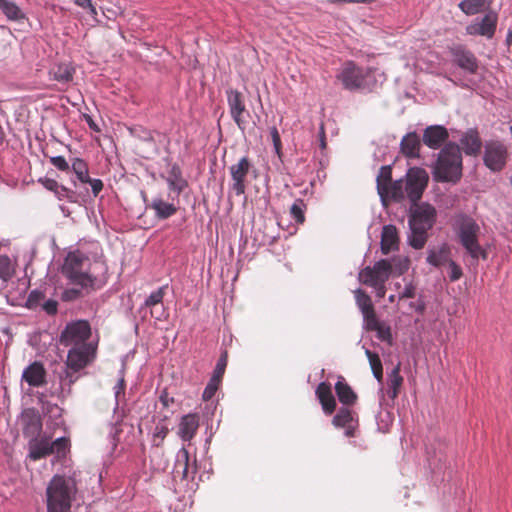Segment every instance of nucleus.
<instances>
[{"mask_svg": "<svg viewBox=\"0 0 512 512\" xmlns=\"http://www.w3.org/2000/svg\"><path fill=\"white\" fill-rule=\"evenodd\" d=\"M47 190L52 191L55 193V191L58 189L59 183L51 178H40L38 180Z\"/></svg>", "mask_w": 512, "mask_h": 512, "instance_id": "obj_59", "label": "nucleus"}, {"mask_svg": "<svg viewBox=\"0 0 512 512\" xmlns=\"http://www.w3.org/2000/svg\"><path fill=\"white\" fill-rule=\"evenodd\" d=\"M448 266L450 269V273H449L450 281L455 282V281L459 280L463 275L462 268L453 260L448 261Z\"/></svg>", "mask_w": 512, "mask_h": 512, "instance_id": "obj_52", "label": "nucleus"}, {"mask_svg": "<svg viewBox=\"0 0 512 512\" xmlns=\"http://www.w3.org/2000/svg\"><path fill=\"white\" fill-rule=\"evenodd\" d=\"M0 10L8 20L18 21L24 18L21 9L13 1L0 0Z\"/></svg>", "mask_w": 512, "mask_h": 512, "instance_id": "obj_36", "label": "nucleus"}, {"mask_svg": "<svg viewBox=\"0 0 512 512\" xmlns=\"http://www.w3.org/2000/svg\"><path fill=\"white\" fill-rule=\"evenodd\" d=\"M497 20V14L494 12H489L482 18L480 22L475 21L470 23L466 27V33L468 35H480L491 39L496 31Z\"/></svg>", "mask_w": 512, "mask_h": 512, "instance_id": "obj_16", "label": "nucleus"}, {"mask_svg": "<svg viewBox=\"0 0 512 512\" xmlns=\"http://www.w3.org/2000/svg\"><path fill=\"white\" fill-rule=\"evenodd\" d=\"M252 168V163L248 157H242L236 164L229 167L232 185L231 189L237 196L243 195L246 190L245 179Z\"/></svg>", "mask_w": 512, "mask_h": 512, "instance_id": "obj_14", "label": "nucleus"}, {"mask_svg": "<svg viewBox=\"0 0 512 512\" xmlns=\"http://www.w3.org/2000/svg\"><path fill=\"white\" fill-rule=\"evenodd\" d=\"M462 154L459 145L447 143L439 152L433 168V177L438 182L457 183L462 177Z\"/></svg>", "mask_w": 512, "mask_h": 512, "instance_id": "obj_4", "label": "nucleus"}, {"mask_svg": "<svg viewBox=\"0 0 512 512\" xmlns=\"http://www.w3.org/2000/svg\"><path fill=\"white\" fill-rule=\"evenodd\" d=\"M149 207L155 211L156 218L160 220L170 218L178 210L174 204L165 202L161 198H154Z\"/></svg>", "mask_w": 512, "mask_h": 512, "instance_id": "obj_31", "label": "nucleus"}, {"mask_svg": "<svg viewBox=\"0 0 512 512\" xmlns=\"http://www.w3.org/2000/svg\"><path fill=\"white\" fill-rule=\"evenodd\" d=\"M9 259L7 257L0 258V276H3L8 271Z\"/></svg>", "mask_w": 512, "mask_h": 512, "instance_id": "obj_63", "label": "nucleus"}, {"mask_svg": "<svg viewBox=\"0 0 512 512\" xmlns=\"http://www.w3.org/2000/svg\"><path fill=\"white\" fill-rule=\"evenodd\" d=\"M164 289L165 287H160L157 290L153 291L145 300L143 309H148L150 307H155L158 305L163 304V297H164Z\"/></svg>", "mask_w": 512, "mask_h": 512, "instance_id": "obj_42", "label": "nucleus"}, {"mask_svg": "<svg viewBox=\"0 0 512 512\" xmlns=\"http://www.w3.org/2000/svg\"><path fill=\"white\" fill-rule=\"evenodd\" d=\"M374 377L378 382L383 380V366L379 354H367Z\"/></svg>", "mask_w": 512, "mask_h": 512, "instance_id": "obj_43", "label": "nucleus"}, {"mask_svg": "<svg viewBox=\"0 0 512 512\" xmlns=\"http://www.w3.org/2000/svg\"><path fill=\"white\" fill-rule=\"evenodd\" d=\"M60 341L65 346H71L68 352H96L99 335L92 331L88 321L78 320L66 325Z\"/></svg>", "mask_w": 512, "mask_h": 512, "instance_id": "obj_3", "label": "nucleus"}, {"mask_svg": "<svg viewBox=\"0 0 512 512\" xmlns=\"http://www.w3.org/2000/svg\"><path fill=\"white\" fill-rule=\"evenodd\" d=\"M70 168L76 175L79 182L86 184L89 177V169L87 162L79 157H73L70 159Z\"/></svg>", "mask_w": 512, "mask_h": 512, "instance_id": "obj_33", "label": "nucleus"}, {"mask_svg": "<svg viewBox=\"0 0 512 512\" xmlns=\"http://www.w3.org/2000/svg\"><path fill=\"white\" fill-rule=\"evenodd\" d=\"M51 454L56 453L58 456H65L69 449V439L66 437H59L53 442H50Z\"/></svg>", "mask_w": 512, "mask_h": 512, "instance_id": "obj_45", "label": "nucleus"}, {"mask_svg": "<svg viewBox=\"0 0 512 512\" xmlns=\"http://www.w3.org/2000/svg\"><path fill=\"white\" fill-rule=\"evenodd\" d=\"M22 432L25 437H38L42 430V422L39 414L34 409H27L21 415Z\"/></svg>", "mask_w": 512, "mask_h": 512, "instance_id": "obj_18", "label": "nucleus"}, {"mask_svg": "<svg viewBox=\"0 0 512 512\" xmlns=\"http://www.w3.org/2000/svg\"><path fill=\"white\" fill-rule=\"evenodd\" d=\"M49 159L50 163L59 171L68 172L70 170V162L63 156H52Z\"/></svg>", "mask_w": 512, "mask_h": 512, "instance_id": "obj_51", "label": "nucleus"}, {"mask_svg": "<svg viewBox=\"0 0 512 512\" xmlns=\"http://www.w3.org/2000/svg\"><path fill=\"white\" fill-rule=\"evenodd\" d=\"M199 427V418L196 414H187L181 418L178 435L183 441H190Z\"/></svg>", "mask_w": 512, "mask_h": 512, "instance_id": "obj_26", "label": "nucleus"}, {"mask_svg": "<svg viewBox=\"0 0 512 512\" xmlns=\"http://www.w3.org/2000/svg\"><path fill=\"white\" fill-rule=\"evenodd\" d=\"M168 428L163 424H158L155 426L153 430V440H159L160 442L163 441V439L168 434Z\"/></svg>", "mask_w": 512, "mask_h": 512, "instance_id": "obj_58", "label": "nucleus"}, {"mask_svg": "<svg viewBox=\"0 0 512 512\" xmlns=\"http://www.w3.org/2000/svg\"><path fill=\"white\" fill-rule=\"evenodd\" d=\"M166 182L171 191L176 192L177 195L182 193L188 186V182L182 177V171L178 164H173L170 168Z\"/></svg>", "mask_w": 512, "mask_h": 512, "instance_id": "obj_30", "label": "nucleus"}, {"mask_svg": "<svg viewBox=\"0 0 512 512\" xmlns=\"http://www.w3.org/2000/svg\"><path fill=\"white\" fill-rule=\"evenodd\" d=\"M450 249L443 244L438 250L432 249L428 251L427 262L435 267H439L445 263L448 264Z\"/></svg>", "mask_w": 512, "mask_h": 512, "instance_id": "obj_32", "label": "nucleus"}, {"mask_svg": "<svg viewBox=\"0 0 512 512\" xmlns=\"http://www.w3.org/2000/svg\"><path fill=\"white\" fill-rule=\"evenodd\" d=\"M436 221V210L428 204H415L411 206L409 215L410 235L408 236L409 245L416 249H422L428 240V231L433 227Z\"/></svg>", "mask_w": 512, "mask_h": 512, "instance_id": "obj_2", "label": "nucleus"}, {"mask_svg": "<svg viewBox=\"0 0 512 512\" xmlns=\"http://www.w3.org/2000/svg\"><path fill=\"white\" fill-rule=\"evenodd\" d=\"M374 82V76L371 71L362 73V71L354 67V88L370 89Z\"/></svg>", "mask_w": 512, "mask_h": 512, "instance_id": "obj_38", "label": "nucleus"}, {"mask_svg": "<svg viewBox=\"0 0 512 512\" xmlns=\"http://www.w3.org/2000/svg\"><path fill=\"white\" fill-rule=\"evenodd\" d=\"M149 309L151 317L155 318L156 320H162L165 318V308L163 304L150 307Z\"/></svg>", "mask_w": 512, "mask_h": 512, "instance_id": "obj_60", "label": "nucleus"}, {"mask_svg": "<svg viewBox=\"0 0 512 512\" xmlns=\"http://www.w3.org/2000/svg\"><path fill=\"white\" fill-rule=\"evenodd\" d=\"M229 113L237 127L244 133L247 127L249 111L246 109L243 95L232 88L226 90Z\"/></svg>", "mask_w": 512, "mask_h": 512, "instance_id": "obj_10", "label": "nucleus"}, {"mask_svg": "<svg viewBox=\"0 0 512 512\" xmlns=\"http://www.w3.org/2000/svg\"><path fill=\"white\" fill-rule=\"evenodd\" d=\"M453 62L470 74H476L479 68L478 60L474 53L463 45H454L449 48Z\"/></svg>", "mask_w": 512, "mask_h": 512, "instance_id": "obj_15", "label": "nucleus"}, {"mask_svg": "<svg viewBox=\"0 0 512 512\" xmlns=\"http://www.w3.org/2000/svg\"><path fill=\"white\" fill-rule=\"evenodd\" d=\"M507 160V149L500 141H489L485 145L484 163L492 171H501Z\"/></svg>", "mask_w": 512, "mask_h": 512, "instance_id": "obj_13", "label": "nucleus"}, {"mask_svg": "<svg viewBox=\"0 0 512 512\" xmlns=\"http://www.w3.org/2000/svg\"><path fill=\"white\" fill-rule=\"evenodd\" d=\"M54 194L59 200L65 199L72 203L76 202V192L65 187L64 185L59 184L58 189L55 191Z\"/></svg>", "mask_w": 512, "mask_h": 512, "instance_id": "obj_47", "label": "nucleus"}, {"mask_svg": "<svg viewBox=\"0 0 512 512\" xmlns=\"http://www.w3.org/2000/svg\"><path fill=\"white\" fill-rule=\"evenodd\" d=\"M480 226L470 217H462L458 223L457 235L459 242L474 260H486L487 251L479 243Z\"/></svg>", "mask_w": 512, "mask_h": 512, "instance_id": "obj_7", "label": "nucleus"}, {"mask_svg": "<svg viewBox=\"0 0 512 512\" xmlns=\"http://www.w3.org/2000/svg\"><path fill=\"white\" fill-rule=\"evenodd\" d=\"M58 302L54 299L44 300L41 309L48 315H55L57 313Z\"/></svg>", "mask_w": 512, "mask_h": 512, "instance_id": "obj_56", "label": "nucleus"}, {"mask_svg": "<svg viewBox=\"0 0 512 512\" xmlns=\"http://www.w3.org/2000/svg\"><path fill=\"white\" fill-rule=\"evenodd\" d=\"M391 275V265L388 259H382L373 267H366L359 273V281L374 286L385 284Z\"/></svg>", "mask_w": 512, "mask_h": 512, "instance_id": "obj_11", "label": "nucleus"}, {"mask_svg": "<svg viewBox=\"0 0 512 512\" xmlns=\"http://www.w3.org/2000/svg\"><path fill=\"white\" fill-rule=\"evenodd\" d=\"M350 65V63H348ZM339 79L342 81L344 87L348 90L352 89V67L347 66L343 69Z\"/></svg>", "mask_w": 512, "mask_h": 512, "instance_id": "obj_53", "label": "nucleus"}, {"mask_svg": "<svg viewBox=\"0 0 512 512\" xmlns=\"http://www.w3.org/2000/svg\"><path fill=\"white\" fill-rule=\"evenodd\" d=\"M45 300V293L41 290L35 289L32 290L26 300V306L29 309H37L41 307L43 301Z\"/></svg>", "mask_w": 512, "mask_h": 512, "instance_id": "obj_44", "label": "nucleus"}, {"mask_svg": "<svg viewBox=\"0 0 512 512\" xmlns=\"http://www.w3.org/2000/svg\"><path fill=\"white\" fill-rule=\"evenodd\" d=\"M421 141L416 132H410L401 140V151L408 158H418Z\"/></svg>", "mask_w": 512, "mask_h": 512, "instance_id": "obj_29", "label": "nucleus"}, {"mask_svg": "<svg viewBox=\"0 0 512 512\" xmlns=\"http://www.w3.org/2000/svg\"><path fill=\"white\" fill-rule=\"evenodd\" d=\"M270 135H271V138H272V142H273L275 153L278 156H280L281 155V150H282V143H281V138H280V134L278 132V129L275 126L270 128Z\"/></svg>", "mask_w": 512, "mask_h": 512, "instance_id": "obj_54", "label": "nucleus"}, {"mask_svg": "<svg viewBox=\"0 0 512 512\" xmlns=\"http://www.w3.org/2000/svg\"><path fill=\"white\" fill-rule=\"evenodd\" d=\"M399 248V234L394 225H385L381 233V251L388 254Z\"/></svg>", "mask_w": 512, "mask_h": 512, "instance_id": "obj_25", "label": "nucleus"}, {"mask_svg": "<svg viewBox=\"0 0 512 512\" xmlns=\"http://www.w3.org/2000/svg\"><path fill=\"white\" fill-rule=\"evenodd\" d=\"M319 146L322 151L326 149V138L323 125H321L319 132Z\"/></svg>", "mask_w": 512, "mask_h": 512, "instance_id": "obj_64", "label": "nucleus"}, {"mask_svg": "<svg viewBox=\"0 0 512 512\" xmlns=\"http://www.w3.org/2000/svg\"><path fill=\"white\" fill-rule=\"evenodd\" d=\"M306 204L303 199H296L290 208L291 217L297 224H303L305 221Z\"/></svg>", "mask_w": 512, "mask_h": 512, "instance_id": "obj_40", "label": "nucleus"}, {"mask_svg": "<svg viewBox=\"0 0 512 512\" xmlns=\"http://www.w3.org/2000/svg\"><path fill=\"white\" fill-rule=\"evenodd\" d=\"M28 449H29L28 457L31 460L37 461L42 458H45V457L51 455L50 439L49 438L38 439L37 437L31 438L28 442Z\"/></svg>", "mask_w": 512, "mask_h": 512, "instance_id": "obj_24", "label": "nucleus"}, {"mask_svg": "<svg viewBox=\"0 0 512 512\" xmlns=\"http://www.w3.org/2000/svg\"><path fill=\"white\" fill-rule=\"evenodd\" d=\"M76 493L74 478L54 475L46 488V512H71Z\"/></svg>", "mask_w": 512, "mask_h": 512, "instance_id": "obj_1", "label": "nucleus"}, {"mask_svg": "<svg viewBox=\"0 0 512 512\" xmlns=\"http://www.w3.org/2000/svg\"><path fill=\"white\" fill-rule=\"evenodd\" d=\"M390 261L391 274L402 275L410 267V259L406 256H396Z\"/></svg>", "mask_w": 512, "mask_h": 512, "instance_id": "obj_39", "label": "nucleus"}, {"mask_svg": "<svg viewBox=\"0 0 512 512\" xmlns=\"http://www.w3.org/2000/svg\"><path fill=\"white\" fill-rule=\"evenodd\" d=\"M315 394L321 404L325 415H332L336 409V400L332 393V386L328 382L318 384Z\"/></svg>", "mask_w": 512, "mask_h": 512, "instance_id": "obj_20", "label": "nucleus"}, {"mask_svg": "<svg viewBox=\"0 0 512 512\" xmlns=\"http://www.w3.org/2000/svg\"><path fill=\"white\" fill-rule=\"evenodd\" d=\"M220 383L221 382L210 378L209 382L207 383V385L203 391V395H202V397L205 401L210 400L214 397L215 393L217 392V390L219 388Z\"/></svg>", "mask_w": 512, "mask_h": 512, "instance_id": "obj_49", "label": "nucleus"}, {"mask_svg": "<svg viewBox=\"0 0 512 512\" xmlns=\"http://www.w3.org/2000/svg\"><path fill=\"white\" fill-rule=\"evenodd\" d=\"M127 357L128 356H125L123 359H122V367L120 369V378L117 382V384L115 385L114 387V391H115V398L116 400L119 398L120 394H124V391H125V380H124V370H125V362L127 360Z\"/></svg>", "mask_w": 512, "mask_h": 512, "instance_id": "obj_50", "label": "nucleus"}, {"mask_svg": "<svg viewBox=\"0 0 512 512\" xmlns=\"http://www.w3.org/2000/svg\"><path fill=\"white\" fill-rule=\"evenodd\" d=\"M130 132L134 137H136L142 141H145V142H153L154 141L152 132L142 126H136L132 129H130Z\"/></svg>", "mask_w": 512, "mask_h": 512, "instance_id": "obj_48", "label": "nucleus"}, {"mask_svg": "<svg viewBox=\"0 0 512 512\" xmlns=\"http://www.w3.org/2000/svg\"><path fill=\"white\" fill-rule=\"evenodd\" d=\"M227 355L228 354H221V357L218 359L216 363L211 379H214L219 382L222 381L228 362Z\"/></svg>", "mask_w": 512, "mask_h": 512, "instance_id": "obj_46", "label": "nucleus"}, {"mask_svg": "<svg viewBox=\"0 0 512 512\" xmlns=\"http://www.w3.org/2000/svg\"><path fill=\"white\" fill-rule=\"evenodd\" d=\"M448 138L449 133L444 126L431 125L424 130L422 141L431 149H439Z\"/></svg>", "mask_w": 512, "mask_h": 512, "instance_id": "obj_19", "label": "nucleus"}, {"mask_svg": "<svg viewBox=\"0 0 512 512\" xmlns=\"http://www.w3.org/2000/svg\"><path fill=\"white\" fill-rule=\"evenodd\" d=\"M460 143L465 154L469 156L478 155L482 147V141L479 134L474 129H470L465 132L460 139Z\"/></svg>", "mask_w": 512, "mask_h": 512, "instance_id": "obj_27", "label": "nucleus"}, {"mask_svg": "<svg viewBox=\"0 0 512 512\" xmlns=\"http://www.w3.org/2000/svg\"><path fill=\"white\" fill-rule=\"evenodd\" d=\"M332 424L336 428L345 429V435L347 437L352 436V411L349 405H343L341 408H339L336 415L332 419Z\"/></svg>", "mask_w": 512, "mask_h": 512, "instance_id": "obj_28", "label": "nucleus"}, {"mask_svg": "<svg viewBox=\"0 0 512 512\" xmlns=\"http://www.w3.org/2000/svg\"><path fill=\"white\" fill-rule=\"evenodd\" d=\"M392 182L391 166H382L377 175V191L385 190V187Z\"/></svg>", "mask_w": 512, "mask_h": 512, "instance_id": "obj_41", "label": "nucleus"}, {"mask_svg": "<svg viewBox=\"0 0 512 512\" xmlns=\"http://www.w3.org/2000/svg\"><path fill=\"white\" fill-rule=\"evenodd\" d=\"M62 274L68 281H82L86 287L103 284L90 273V258L80 250L69 252L62 265Z\"/></svg>", "mask_w": 512, "mask_h": 512, "instance_id": "obj_5", "label": "nucleus"}, {"mask_svg": "<svg viewBox=\"0 0 512 512\" xmlns=\"http://www.w3.org/2000/svg\"><path fill=\"white\" fill-rule=\"evenodd\" d=\"M159 400L164 407H169L170 404L174 402L173 397H169V394L166 391L161 393Z\"/></svg>", "mask_w": 512, "mask_h": 512, "instance_id": "obj_62", "label": "nucleus"}, {"mask_svg": "<svg viewBox=\"0 0 512 512\" xmlns=\"http://www.w3.org/2000/svg\"><path fill=\"white\" fill-rule=\"evenodd\" d=\"M94 356L95 354H67V361L58 372L60 388L63 390L65 386L70 387L77 379L76 373L83 369Z\"/></svg>", "mask_w": 512, "mask_h": 512, "instance_id": "obj_9", "label": "nucleus"}, {"mask_svg": "<svg viewBox=\"0 0 512 512\" xmlns=\"http://www.w3.org/2000/svg\"><path fill=\"white\" fill-rule=\"evenodd\" d=\"M69 283L72 287L65 288L60 296L63 302H73L82 299L103 286V284H96L92 287H86L82 281H69Z\"/></svg>", "mask_w": 512, "mask_h": 512, "instance_id": "obj_17", "label": "nucleus"}, {"mask_svg": "<svg viewBox=\"0 0 512 512\" xmlns=\"http://www.w3.org/2000/svg\"><path fill=\"white\" fill-rule=\"evenodd\" d=\"M404 180L406 198L412 205L417 204L427 187L429 176L425 169L419 167L410 168Z\"/></svg>", "mask_w": 512, "mask_h": 512, "instance_id": "obj_8", "label": "nucleus"}, {"mask_svg": "<svg viewBox=\"0 0 512 512\" xmlns=\"http://www.w3.org/2000/svg\"><path fill=\"white\" fill-rule=\"evenodd\" d=\"M335 391L338 397V400L344 405H350L352 403V388L344 383V378L339 377L338 381L335 384Z\"/></svg>", "mask_w": 512, "mask_h": 512, "instance_id": "obj_37", "label": "nucleus"}, {"mask_svg": "<svg viewBox=\"0 0 512 512\" xmlns=\"http://www.w3.org/2000/svg\"><path fill=\"white\" fill-rule=\"evenodd\" d=\"M74 69L69 64H58L51 68L50 75L54 80L67 83L73 79Z\"/></svg>", "mask_w": 512, "mask_h": 512, "instance_id": "obj_34", "label": "nucleus"}, {"mask_svg": "<svg viewBox=\"0 0 512 512\" xmlns=\"http://www.w3.org/2000/svg\"><path fill=\"white\" fill-rule=\"evenodd\" d=\"M490 4L491 0H463L458 6L466 15H475Z\"/></svg>", "mask_w": 512, "mask_h": 512, "instance_id": "obj_35", "label": "nucleus"}, {"mask_svg": "<svg viewBox=\"0 0 512 512\" xmlns=\"http://www.w3.org/2000/svg\"><path fill=\"white\" fill-rule=\"evenodd\" d=\"M400 366L401 362L397 359L396 364L393 365L391 371L388 372L386 393L392 400L398 397L404 382L403 377L400 375Z\"/></svg>", "mask_w": 512, "mask_h": 512, "instance_id": "obj_21", "label": "nucleus"}, {"mask_svg": "<svg viewBox=\"0 0 512 512\" xmlns=\"http://www.w3.org/2000/svg\"><path fill=\"white\" fill-rule=\"evenodd\" d=\"M416 295V287L412 283H409L405 286L404 290L400 293V298L410 299L414 298Z\"/></svg>", "mask_w": 512, "mask_h": 512, "instance_id": "obj_61", "label": "nucleus"}, {"mask_svg": "<svg viewBox=\"0 0 512 512\" xmlns=\"http://www.w3.org/2000/svg\"><path fill=\"white\" fill-rule=\"evenodd\" d=\"M75 4L83 9H86L92 18L96 20L98 13L91 0H75Z\"/></svg>", "mask_w": 512, "mask_h": 512, "instance_id": "obj_55", "label": "nucleus"}, {"mask_svg": "<svg viewBox=\"0 0 512 512\" xmlns=\"http://www.w3.org/2000/svg\"><path fill=\"white\" fill-rule=\"evenodd\" d=\"M173 473L175 477L180 476L183 480H194L197 473L196 456L191 457L186 448H181L176 454Z\"/></svg>", "mask_w": 512, "mask_h": 512, "instance_id": "obj_12", "label": "nucleus"}, {"mask_svg": "<svg viewBox=\"0 0 512 512\" xmlns=\"http://www.w3.org/2000/svg\"><path fill=\"white\" fill-rule=\"evenodd\" d=\"M354 293L356 304L363 317L365 329L376 332L380 340L390 342L392 338L391 329L388 325L379 320L371 297L362 290H356Z\"/></svg>", "mask_w": 512, "mask_h": 512, "instance_id": "obj_6", "label": "nucleus"}, {"mask_svg": "<svg viewBox=\"0 0 512 512\" xmlns=\"http://www.w3.org/2000/svg\"><path fill=\"white\" fill-rule=\"evenodd\" d=\"M382 202L386 205L387 201L400 202L406 198L404 180L400 179L389 183L385 190L378 191Z\"/></svg>", "mask_w": 512, "mask_h": 512, "instance_id": "obj_22", "label": "nucleus"}, {"mask_svg": "<svg viewBox=\"0 0 512 512\" xmlns=\"http://www.w3.org/2000/svg\"><path fill=\"white\" fill-rule=\"evenodd\" d=\"M86 183L91 186L92 194L94 197H97L104 187V184L101 179L88 177V181Z\"/></svg>", "mask_w": 512, "mask_h": 512, "instance_id": "obj_57", "label": "nucleus"}, {"mask_svg": "<svg viewBox=\"0 0 512 512\" xmlns=\"http://www.w3.org/2000/svg\"><path fill=\"white\" fill-rule=\"evenodd\" d=\"M46 372L43 365L34 362L27 366L22 374V379L32 387H40L45 383Z\"/></svg>", "mask_w": 512, "mask_h": 512, "instance_id": "obj_23", "label": "nucleus"}]
</instances>
